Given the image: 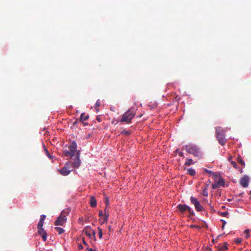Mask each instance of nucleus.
<instances>
[{
    "label": "nucleus",
    "instance_id": "nucleus-1",
    "mask_svg": "<svg viewBox=\"0 0 251 251\" xmlns=\"http://www.w3.org/2000/svg\"><path fill=\"white\" fill-rule=\"evenodd\" d=\"M77 144L75 141L71 143V145L68 147V150H64L63 153L66 156H70L73 158L75 155H77Z\"/></svg>",
    "mask_w": 251,
    "mask_h": 251
},
{
    "label": "nucleus",
    "instance_id": "nucleus-2",
    "mask_svg": "<svg viewBox=\"0 0 251 251\" xmlns=\"http://www.w3.org/2000/svg\"><path fill=\"white\" fill-rule=\"evenodd\" d=\"M136 109L135 107H131L126 112H125L121 119V122L131 123L132 119L135 115Z\"/></svg>",
    "mask_w": 251,
    "mask_h": 251
},
{
    "label": "nucleus",
    "instance_id": "nucleus-3",
    "mask_svg": "<svg viewBox=\"0 0 251 251\" xmlns=\"http://www.w3.org/2000/svg\"><path fill=\"white\" fill-rule=\"evenodd\" d=\"M216 136L219 144L224 145L226 141L225 138V131L220 126L215 127Z\"/></svg>",
    "mask_w": 251,
    "mask_h": 251
},
{
    "label": "nucleus",
    "instance_id": "nucleus-4",
    "mask_svg": "<svg viewBox=\"0 0 251 251\" xmlns=\"http://www.w3.org/2000/svg\"><path fill=\"white\" fill-rule=\"evenodd\" d=\"M186 151L195 156L199 157L201 155L200 149L195 145L189 144L185 146Z\"/></svg>",
    "mask_w": 251,
    "mask_h": 251
},
{
    "label": "nucleus",
    "instance_id": "nucleus-5",
    "mask_svg": "<svg viewBox=\"0 0 251 251\" xmlns=\"http://www.w3.org/2000/svg\"><path fill=\"white\" fill-rule=\"evenodd\" d=\"M176 207L177 210L182 214H184L186 211H188L191 216H194L195 215L194 210L186 204H179Z\"/></svg>",
    "mask_w": 251,
    "mask_h": 251
},
{
    "label": "nucleus",
    "instance_id": "nucleus-6",
    "mask_svg": "<svg viewBox=\"0 0 251 251\" xmlns=\"http://www.w3.org/2000/svg\"><path fill=\"white\" fill-rule=\"evenodd\" d=\"M71 166V163L67 162L62 169L58 170V172L63 176H68L73 171V168Z\"/></svg>",
    "mask_w": 251,
    "mask_h": 251
},
{
    "label": "nucleus",
    "instance_id": "nucleus-7",
    "mask_svg": "<svg viewBox=\"0 0 251 251\" xmlns=\"http://www.w3.org/2000/svg\"><path fill=\"white\" fill-rule=\"evenodd\" d=\"M191 202L194 205L196 210L197 211H203L204 209L203 207L200 204L198 199L193 196L190 197Z\"/></svg>",
    "mask_w": 251,
    "mask_h": 251
},
{
    "label": "nucleus",
    "instance_id": "nucleus-8",
    "mask_svg": "<svg viewBox=\"0 0 251 251\" xmlns=\"http://www.w3.org/2000/svg\"><path fill=\"white\" fill-rule=\"evenodd\" d=\"M67 221L66 216L64 214V212H61V215L58 217L56 220L54 222L55 226H63Z\"/></svg>",
    "mask_w": 251,
    "mask_h": 251
},
{
    "label": "nucleus",
    "instance_id": "nucleus-9",
    "mask_svg": "<svg viewBox=\"0 0 251 251\" xmlns=\"http://www.w3.org/2000/svg\"><path fill=\"white\" fill-rule=\"evenodd\" d=\"M83 234L86 235L90 239L95 238L96 232L90 226H86L84 228Z\"/></svg>",
    "mask_w": 251,
    "mask_h": 251
},
{
    "label": "nucleus",
    "instance_id": "nucleus-10",
    "mask_svg": "<svg viewBox=\"0 0 251 251\" xmlns=\"http://www.w3.org/2000/svg\"><path fill=\"white\" fill-rule=\"evenodd\" d=\"M80 151H77V155H75V158L74 159V162L72 165H71V167L73 168V167L75 168H78L81 164V160L80 159Z\"/></svg>",
    "mask_w": 251,
    "mask_h": 251
},
{
    "label": "nucleus",
    "instance_id": "nucleus-11",
    "mask_svg": "<svg viewBox=\"0 0 251 251\" xmlns=\"http://www.w3.org/2000/svg\"><path fill=\"white\" fill-rule=\"evenodd\" d=\"M249 179L248 176H244L240 179V184L244 187H247L249 185Z\"/></svg>",
    "mask_w": 251,
    "mask_h": 251
},
{
    "label": "nucleus",
    "instance_id": "nucleus-12",
    "mask_svg": "<svg viewBox=\"0 0 251 251\" xmlns=\"http://www.w3.org/2000/svg\"><path fill=\"white\" fill-rule=\"evenodd\" d=\"M225 184V182L222 178H219L218 181H215V183L212 184V188L215 189L219 186H222Z\"/></svg>",
    "mask_w": 251,
    "mask_h": 251
},
{
    "label": "nucleus",
    "instance_id": "nucleus-13",
    "mask_svg": "<svg viewBox=\"0 0 251 251\" xmlns=\"http://www.w3.org/2000/svg\"><path fill=\"white\" fill-rule=\"evenodd\" d=\"M104 212L105 213L104 214V217L101 218L100 220V223L101 224H104L105 222H106L109 217V214L108 213L106 212V208L104 210Z\"/></svg>",
    "mask_w": 251,
    "mask_h": 251
},
{
    "label": "nucleus",
    "instance_id": "nucleus-14",
    "mask_svg": "<svg viewBox=\"0 0 251 251\" xmlns=\"http://www.w3.org/2000/svg\"><path fill=\"white\" fill-rule=\"evenodd\" d=\"M88 118H89V116L86 115H85V114L84 113H83L81 114L80 119V121L82 122V123H83L84 125H85V124L84 123V122L85 121L87 120L88 119Z\"/></svg>",
    "mask_w": 251,
    "mask_h": 251
},
{
    "label": "nucleus",
    "instance_id": "nucleus-15",
    "mask_svg": "<svg viewBox=\"0 0 251 251\" xmlns=\"http://www.w3.org/2000/svg\"><path fill=\"white\" fill-rule=\"evenodd\" d=\"M90 205L92 207H95L97 206V201L94 196L91 197Z\"/></svg>",
    "mask_w": 251,
    "mask_h": 251
},
{
    "label": "nucleus",
    "instance_id": "nucleus-16",
    "mask_svg": "<svg viewBox=\"0 0 251 251\" xmlns=\"http://www.w3.org/2000/svg\"><path fill=\"white\" fill-rule=\"evenodd\" d=\"M187 174L191 176H194L196 174V171L194 169L188 168L187 170Z\"/></svg>",
    "mask_w": 251,
    "mask_h": 251
},
{
    "label": "nucleus",
    "instance_id": "nucleus-17",
    "mask_svg": "<svg viewBox=\"0 0 251 251\" xmlns=\"http://www.w3.org/2000/svg\"><path fill=\"white\" fill-rule=\"evenodd\" d=\"M194 162H193V160L192 159H186V161L185 163V165L186 166H190L192 164H194Z\"/></svg>",
    "mask_w": 251,
    "mask_h": 251
},
{
    "label": "nucleus",
    "instance_id": "nucleus-18",
    "mask_svg": "<svg viewBox=\"0 0 251 251\" xmlns=\"http://www.w3.org/2000/svg\"><path fill=\"white\" fill-rule=\"evenodd\" d=\"M55 229L59 234H61L65 231L63 228L60 227H56Z\"/></svg>",
    "mask_w": 251,
    "mask_h": 251
},
{
    "label": "nucleus",
    "instance_id": "nucleus-19",
    "mask_svg": "<svg viewBox=\"0 0 251 251\" xmlns=\"http://www.w3.org/2000/svg\"><path fill=\"white\" fill-rule=\"evenodd\" d=\"M38 229V232L40 234L43 235L45 233H46V232L44 230V228L43 227H39Z\"/></svg>",
    "mask_w": 251,
    "mask_h": 251
},
{
    "label": "nucleus",
    "instance_id": "nucleus-20",
    "mask_svg": "<svg viewBox=\"0 0 251 251\" xmlns=\"http://www.w3.org/2000/svg\"><path fill=\"white\" fill-rule=\"evenodd\" d=\"M43 147H44V150H45V151L46 152V155L48 156V157L50 158V159H51L52 158V156L50 155V154L49 153V151H48V150L47 149V148H46L45 145L43 144Z\"/></svg>",
    "mask_w": 251,
    "mask_h": 251
},
{
    "label": "nucleus",
    "instance_id": "nucleus-21",
    "mask_svg": "<svg viewBox=\"0 0 251 251\" xmlns=\"http://www.w3.org/2000/svg\"><path fill=\"white\" fill-rule=\"evenodd\" d=\"M250 230L249 229H246L244 231V235L246 238H249L250 236L249 234Z\"/></svg>",
    "mask_w": 251,
    "mask_h": 251
},
{
    "label": "nucleus",
    "instance_id": "nucleus-22",
    "mask_svg": "<svg viewBox=\"0 0 251 251\" xmlns=\"http://www.w3.org/2000/svg\"><path fill=\"white\" fill-rule=\"evenodd\" d=\"M98 231H99V235L100 239H101L102 237V230L101 228L100 227H98Z\"/></svg>",
    "mask_w": 251,
    "mask_h": 251
},
{
    "label": "nucleus",
    "instance_id": "nucleus-23",
    "mask_svg": "<svg viewBox=\"0 0 251 251\" xmlns=\"http://www.w3.org/2000/svg\"><path fill=\"white\" fill-rule=\"evenodd\" d=\"M101 104V102L100 100H98L96 102L95 106H96V109L97 110V112L99 111L98 109H97V107L100 106Z\"/></svg>",
    "mask_w": 251,
    "mask_h": 251
},
{
    "label": "nucleus",
    "instance_id": "nucleus-24",
    "mask_svg": "<svg viewBox=\"0 0 251 251\" xmlns=\"http://www.w3.org/2000/svg\"><path fill=\"white\" fill-rule=\"evenodd\" d=\"M44 222L40 220L38 224V228L43 227Z\"/></svg>",
    "mask_w": 251,
    "mask_h": 251
},
{
    "label": "nucleus",
    "instance_id": "nucleus-25",
    "mask_svg": "<svg viewBox=\"0 0 251 251\" xmlns=\"http://www.w3.org/2000/svg\"><path fill=\"white\" fill-rule=\"evenodd\" d=\"M104 202L105 203L106 207H107L109 203V200L108 198L106 197L104 199Z\"/></svg>",
    "mask_w": 251,
    "mask_h": 251
},
{
    "label": "nucleus",
    "instance_id": "nucleus-26",
    "mask_svg": "<svg viewBox=\"0 0 251 251\" xmlns=\"http://www.w3.org/2000/svg\"><path fill=\"white\" fill-rule=\"evenodd\" d=\"M42 237L44 241H46L47 239V233L42 235Z\"/></svg>",
    "mask_w": 251,
    "mask_h": 251
},
{
    "label": "nucleus",
    "instance_id": "nucleus-27",
    "mask_svg": "<svg viewBox=\"0 0 251 251\" xmlns=\"http://www.w3.org/2000/svg\"><path fill=\"white\" fill-rule=\"evenodd\" d=\"M220 215L222 216L226 217L228 215L227 212H220Z\"/></svg>",
    "mask_w": 251,
    "mask_h": 251
},
{
    "label": "nucleus",
    "instance_id": "nucleus-28",
    "mask_svg": "<svg viewBox=\"0 0 251 251\" xmlns=\"http://www.w3.org/2000/svg\"><path fill=\"white\" fill-rule=\"evenodd\" d=\"M235 241L237 244H240L242 242V239L241 238H238L235 239Z\"/></svg>",
    "mask_w": 251,
    "mask_h": 251
},
{
    "label": "nucleus",
    "instance_id": "nucleus-29",
    "mask_svg": "<svg viewBox=\"0 0 251 251\" xmlns=\"http://www.w3.org/2000/svg\"><path fill=\"white\" fill-rule=\"evenodd\" d=\"M99 215L100 218L104 217V214L101 210L99 211Z\"/></svg>",
    "mask_w": 251,
    "mask_h": 251
},
{
    "label": "nucleus",
    "instance_id": "nucleus-30",
    "mask_svg": "<svg viewBox=\"0 0 251 251\" xmlns=\"http://www.w3.org/2000/svg\"><path fill=\"white\" fill-rule=\"evenodd\" d=\"M46 217V215H42L41 216V218H40V220L44 222V220H45Z\"/></svg>",
    "mask_w": 251,
    "mask_h": 251
},
{
    "label": "nucleus",
    "instance_id": "nucleus-31",
    "mask_svg": "<svg viewBox=\"0 0 251 251\" xmlns=\"http://www.w3.org/2000/svg\"><path fill=\"white\" fill-rule=\"evenodd\" d=\"M238 161L242 165H245V162L241 158H239Z\"/></svg>",
    "mask_w": 251,
    "mask_h": 251
},
{
    "label": "nucleus",
    "instance_id": "nucleus-32",
    "mask_svg": "<svg viewBox=\"0 0 251 251\" xmlns=\"http://www.w3.org/2000/svg\"><path fill=\"white\" fill-rule=\"evenodd\" d=\"M231 163H232V164L233 165V166L235 168H237V164H236V163L235 162L232 161V162H231Z\"/></svg>",
    "mask_w": 251,
    "mask_h": 251
},
{
    "label": "nucleus",
    "instance_id": "nucleus-33",
    "mask_svg": "<svg viewBox=\"0 0 251 251\" xmlns=\"http://www.w3.org/2000/svg\"><path fill=\"white\" fill-rule=\"evenodd\" d=\"M203 195L204 196H207L208 195L207 192L206 191H203Z\"/></svg>",
    "mask_w": 251,
    "mask_h": 251
},
{
    "label": "nucleus",
    "instance_id": "nucleus-34",
    "mask_svg": "<svg viewBox=\"0 0 251 251\" xmlns=\"http://www.w3.org/2000/svg\"><path fill=\"white\" fill-rule=\"evenodd\" d=\"M221 221L223 223V224H224V226H225V225L226 224V221L223 219L221 220Z\"/></svg>",
    "mask_w": 251,
    "mask_h": 251
},
{
    "label": "nucleus",
    "instance_id": "nucleus-35",
    "mask_svg": "<svg viewBox=\"0 0 251 251\" xmlns=\"http://www.w3.org/2000/svg\"><path fill=\"white\" fill-rule=\"evenodd\" d=\"M179 155L180 156L182 157V156H183V153L182 152H179Z\"/></svg>",
    "mask_w": 251,
    "mask_h": 251
},
{
    "label": "nucleus",
    "instance_id": "nucleus-36",
    "mask_svg": "<svg viewBox=\"0 0 251 251\" xmlns=\"http://www.w3.org/2000/svg\"><path fill=\"white\" fill-rule=\"evenodd\" d=\"M83 243L84 245H88L84 238L83 239Z\"/></svg>",
    "mask_w": 251,
    "mask_h": 251
},
{
    "label": "nucleus",
    "instance_id": "nucleus-37",
    "mask_svg": "<svg viewBox=\"0 0 251 251\" xmlns=\"http://www.w3.org/2000/svg\"><path fill=\"white\" fill-rule=\"evenodd\" d=\"M205 171L209 174H213L211 171H209L207 170H205Z\"/></svg>",
    "mask_w": 251,
    "mask_h": 251
},
{
    "label": "nucleus",
    "instance_id": "nucleus-38",
    "mask_svg": "<svg viewBox=\"0 0 251 251\" xmlns=\"http://www.w3.org/2000/svg\"><path fill=\"white\" fill-rule=\"evenodd\" d=\"M88 251H94V250L90 248V249H88Z\"/></svg>",
    "mask_w": 251,
    "mask_h": 251
},
{
    "label": "nucleus",
    "instance_id": "nucleus-39",
    "mask_svg": "<svg viewBox=\"0 0 251 251\" xmlns=\"http://www.w3.org/2000/svg\"><path fill=\"white\" fill-rule=\"evenodd\" d=\"M225 226H224V224H223V226H222V229H224Z\"/></svg>",
    "mask_w": 251,
    "mask_h": 251
},
{
    "label": "nucleus",
    "instance_id": "nucleus-40",
    "mask_svg": "<svg viewBox=\"0 0 251 251\" xmlns=\"http://www.w3.org/2000/svg\"><path fill=\"white\" fill-rule=\"evenodd\" d=\"M196 226L195 225L192 226V227H196Z\"/></svg>",
    "mask_w": 251,
    "mask_h": 251
},
{
    "label": "nucleus",
    "instance_id": "nucleus-41",
    "mask_svg": "<svg viewBox=\"0 0 251 251\" xmlns=\"http://www.w3.org/2000/svg\"><path fill=\"white\" fill-rule=\"evenodd\" d=\"M224 248H225L226 250L227 249L226 246H224Z\"/></svg>",
    "mask_w": 251,
    "mask_h": 251
},
{
    "label": "nucleus",
    "instance_id": "nucleus-42",
    "mask_svg": "<svg viewBox=\"0 0 251 251\" xmlns=\"http://www.w3.org/2000/svg\"><path fill=\"white\" fill-rule=\"evenodd\" d=\"M125 133L126 134H128V133L127 131L125 132Z\"/></svg>",
    "mask_w": 251,
    "mask_h": 251
}]
</instances>
